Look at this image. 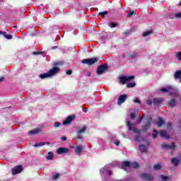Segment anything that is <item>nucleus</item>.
I'll list each match as a JSON object with an SVG mask.
<instances>
[{
  "label": "nucleus",
  "instance_id": "17",
  "mask_svg": "<svg viewBox=\"0 0 181 181\" xmlns=\"http://www.w3.org/2000/svg\"><path fill=\"white\" fill-rule=\"evenodd\" d=\"M172 163H173V165H175V166H177V165H179V163H180L181 162V154L179 156V159L177 158H173L171 160Z\"/></svg>",
  "mask_w": 181,
  "mask_h": 181
},
{
  "label": "nucleus",
  "instance_id": "45",
  "mask_svg": "<svg viewBox=\"0 0 181 181\" xmlns=\"http://www.w3.org/2000/svg\"><path fill=\"white\" fill-rule=\"evenodd\" d=\"M132 119H135V113H132L130 115Z\"/></svg>",
  "mask_w": 181,
  "mask_h": 181
},
{
  "label": "nucleus",
  "instance_id": "37",
  "mask_svg": "<svg viewBox=\"0 0 181 181\" xmlns=\"http://www.w3.org/2000/svg\"><path fill=\"white\" fill-rule=\"evenodd\" d=\"M149 125H150V123H149V122H148L147 124H146V126L144 127H143V129L144 131H146V129H148V128H149Z\"/></svg>",
  "mask_w": 181,
  "mask_h": 181
},
{
  "label": "nucleus",
  "instance_id": "26",
  "mask_svg": "<svg viewBox=\"0 0 181 181\" xmlns=\"http://www.w3.org/2000/svg\"><path fill=\"white\" fill-rule=\"evenodd\" d=\"M135 86H136V83L135 82H131L129 83H127V87H128V88H132V87H135Z\"/></svg>",
  "mask_w": 181,
  "mask_h": 181
},
{
  "label": "nucleus",
  "instance_id": "55",
  "mask_svg": "<svg viewBox=\"0 0 181 181\" xmlns=\"http://www.w3.org/2000/svg\"><path fill=\"white\" fill-rule=\"evenodd\" d=\"M170 19H173V17H170Z\"/></svg>",
  "mask_w": 181,
  "mask_h": 181
},
{
  "label": "nucleus",
  "instance_id": "28",
  "mask_svg": "<svg viewBox=\"0 0 181 181\" xmlns=\"http://www.w3.org/2000/svg\"><path fill=\"white\" fill-rule=\"evenodd\" d=\"M47 159L49 160H52L53 159V152H49L48 156H47Z\"/></svg>",
  "mask_w": 181,
  "mask_h": 181
},
{
  "label": "nucleus",
  "instance_id": "8",
  "mask_svg": "<svg viewBox=\"0 0 181 181\" xmlns=\"http://www.w3.org/2000/svg\"><path fill=\"white\" fill-rule=\"evenodd\" d=\"M127 124V127H129V131H133V132H135V134H141V130L137 129L135 127H132V124L131 123L130 121H128Z\"/></svg>",
  "mask_w": 181,
  "mask_h": 181
},
{
  "label": "nucleus",
  "instance_id": "24",
  "mask_svg": "<svg viewBox=\"0 0 181 181\" xmlns=\"http://www.w3.org/2000/svg\"><path fill=\"white\" fill-rule=\"evenodd\" d=\"M163 124H165V121L161 117H159V121L157 123V127H161L163 125Z\"/></svg>",
  "mask_w": 181,
  "mask_h": 181
},
{
  "label": "nucleus",
  "instance_id": "54",
  "mask_svg": "<svg viewBox=\"0 0 181 181\" xmlns=\"http://www.w3.org/2000/svg\"><path fill=\"white\" fill-rule=\"evenodd\" d=\"M57 47H53L52 49H56Z\"/></svg>",
  "mask_w": 181,
  "mask_h": 181
},
{
  "label": "nucleus",
  "instance_id": "20",
  "mask_svg": "<svg viewBox=\"0 0 181 181\" xmlns=\"http://www.w3.org/2000/svg\"><path fill=\"white\" fill-rule=\"evenodd\" d=\"M86 129H87V127L86 126H83V127L78 130V135L80 136L81 134L86 132Z\"/></svg>",
  "mask_w": 181,
  "mask_h": 181
},
{
  "label": "nucleus",
  "instance_id": "43",
  "mask_svg": "<svg viewBox=\"0 0 181 181\" xmlns=\"http://www.w3.org/2000/svg\"><path fill=\"white\" fill-rule=\"evenodd\" d=\"M66 73L68 76H70L71 74H72L73 71L71 70H68Z\"/></svg>",
  "mask_w": 181,
  "mask_h": 181
},
{
  "label": "nucleus",
  "instance_id": "48",
  "mask_svg": "<svg viewBox=\"0 0 181 181\" xmlns=\"http://www.w3.org/2000/svg\"><path fill=\"white\" fill-rule=\"evenodd\" d=\"M4 80H5V78H4V77L0 78V83H2V81H4Z\"/></svg>",
  "mask_w": 181,
  "mask_h": 181
},
{
  "label": "nucleus",
  "instance_id": "18",
  "mask_svg": "<svg viewBox=\"0 0 181 181\" xmlns=\"http://www.w3.org/2000/svg\"><path fill=\"white\" fill-rule=\"evenodd\" d=\"M162 103V98H156L153 100V104L154 105H159Z\"/></svg>",
  "mask_w": 181,
  "mask_h": 181
},
{
  "label": "nucleus",
  "instance_id": "22",
  "mask_svg": "<svg viewBox=\"0 0 181 181\" xmlns=\"http://www.w3.org/2000/svg\"><path fill=\"white\" fill-rule=\"evenodd\" d=\"M49 145V143L41 142V143H36L33 145L34 148H37V146H43L44 145Z\"/></svg>",
  "mask_w": 181,
  "mask_h": 181
},
{
  "label": "nucleus",
  "instance_id": "3",
  "mask_svg": "<svg viewBox=\"0 0 181 181\" xmlns=\"http://www.w3.org/2000/svg\"><path fill=\"white\" fill-rule=\"evenodd\" d=\"M98 62V58L93 57L91 59H85L81 61V63L83 64H88V66H91V64H94V63Z\"/></svg>",
  "mask_w": 181,
  "mask_h": 181
},
{
  "label": "nucleus",
  "instance_id": "42",
  "mask_svg": "<svg viewBox=\"0 0 181 181\" xmlns=\"http://www.w3.org/2000/svg\"><path fill=\"white\" fill-rule=\"evenodd\" d=\"M54 127H55V128H57V127H60V123H59V122H56L54 124Z\"/></svg>",
  "mask_w": 181,
  "mask_h": 181
},
{
  "label": "nucleus",
  "instance_id": "12",
  "mask_svg": "<svg viewBox=\"0 0 181 181\" xmlns=\"http://www.w3.org/2000/svg\"><path fill=\"white\" fill-rule=\"evenodd\" d=\"M76 118L75 116H69L64 122L63 125H69Z\"/></svg>",
  "mask_w": 181,
  "mask_h": 181
},
{
  "label": "nucleus",
  "instance_id": "1",
  "mask_svg": "<svg viewBox=\"0 0 181 181\" xmlns=\"http://www.w3.org/2000/svg\"><path fill=\"white\" fill-rule=\"evenodd\" d=\"M160 91L162 93H169L170 95H173L174 97H177L179 95L177 94L178 90L173 86H168L167 88H162L160 89Z\"/></svg>",
  "mask_w": 181,
  "mask_h": 181
},
{
  "label": "nucleus",
  "instance_id": "33",
  "mask_svg": "<svg viewBox=\"0 0 181 181\" xmlns=\"http://www.w3.org/2000/svg\"><path fill=\"white\" fill-rule=\"evenodd\" d=\"M158 134H159V132H158V131L154 129L153 133L152 134L153 138H156L158 136Z\"/></svg>",
  "mask_w": 181,
  "mask_h": 181
},
{
  "label": "nucleus",
  "instance_id": "6",
  "mask_svg": "<svg viewBox=\"0 0 181 181\" xmlns=\"http://www.w3.org/2000/svg\"><path fill=\"white\" fill-rule=\"evenodd\" d=\"M60 71V68L55 66L53 69H50L48 72L49 74V77H53V76H55V74H57Z\"/></svg>",
  "mask_w": 181,
  "mask_h": 181
},
{
  "label": "nucleus",
  "instance_id": "15",
  "mask_svg": "<svg viewBox=\"0 0 181 181\" xmlns=\"http://www.w3.org/2000/svg\"><path fill=\"white\" fill-rule=\"evenodd\" d=\"M67 152H69V148H64V147L59 148L57 150V153L59 155H62V153H67Z\"/></svg>",
  "mask_w": 181,
  "mask_h": 181
},
{
  "label": "nucleus",
  "instance_id": "14",
  "mask_svg": "<svg viewBox=\"0 0 181 181\" xmlns=\"http://www.w3.org/2000/svg\"><path fill=\"white\" fill-rule=\"evenodd\" d=\"M175 80H179V82L181 83V70H178L174 74Z\"/></svg>",
  "mask_w": 181,
  "mask_h": 181
},
{
  "label": "nucleus",
  "instance_id": "34",
  "mask_svg": "<svg viewBox=\"0 0 181 181\" xmlns=\"http://www.w3.org/2000/svg\"><path fill=\"white\" fill-rule=\"evenodd\" d=\"M133 15H135V11H130V12L128 13L127 17L131 18Z\"/></svg>",
  "mask_w": 181,
  "mask_h": 181
},
{
  "label": "nucleus",
  "instance_id": "19",
  "mask_svg": "<svg viewBox=\"0 0 181 181\" xmlns=\"http://www.w3.org/2000/svg\"><path fill=\"white\" fill-rule=\"evenodd\" d=\"M40 132V129H35L34 130H31L28 132L29 135H36V134H39Z\"/></svg>",
  "mask_w": 181,
  "mask_h": 181
},
{
  "label": "nucleus",
  "instance_id": "41",
  "mask_svg": "<svg viewBox=\"0 0 181 181\" xmlns=\"http://www.w3.org/2000/svg\"><path fill=\"white\" fill-rule=\"evenodd\" d=\"M146 104L148 105H152V100H146Z\"/></svg>",
  "mask_w": 181,
  "mask_h": 181
},
{
  "label": "nucleus",
  "instance_id": "10",
  "mask_svg": "<svg viewBox=\"0 0 181 181\" xmlns=\"http://www.w3.org/2000/svg\"><path fill=\"white\" fill-rule=\"evenodd\" d=\"M161 147L163 149H175V148H176V146L174 143H172L171 144H162Z\"/></svg>",
  "mask_w": 181,
  "mask_h": 181
},
{
  "label": "nucleus",
  "instance_id": "49",
  "mask_svg": "<svg viewBox=\"0 0 181 181\" xmlns=\"http://www.w3.org/2000/svg\"><path fill=\"white\" fill-rule=\"evenodd\" d=\"M116 146H119V141H116L115 143Z\"/></svg>",
  "mask_w": 181,
  "mask_h": 181
},
{
  "label": "nucleus",
  "instance_id": "11",
  "mask_svg": "<svg viewBox=\"0 0 181 181\" xmlns=\"http://www.w3.org/2000/svg\"><path fill=\"white\" fill-rule=\"evenodd\" d=\"M22 171V165H18L12 169L13 175H18V173H21Z\"/></svg>",
  "mask_w": 181,
  "mask_h": 181
},
{
  "label": "nucleus",
  "instance_id": "52",
  "mask_svg": "<svg viewBox=\"0 0 181 181\" xmlns=\"http://www.w3.org/2000/svg\"><path fill=\"white\" fill-rule=\"evenodd\" d=\"M139 121L141 122V121H142V117H139Z\"/></svg>",
  "mask_w": 181,
  "mask_h": 181
},
{
  "label": "nucleus",
  "instance_id": "47",
  "mask_svg": "<svg viewBox=\"0 0 181 181\" xmlns=\"http://www.w3.org/2000/svg\"><path fill=\"white\" fill-rule=\"evenodd\" d=\"M66 139H67V137H66V136L62 137V141H66Z\"/></svg>",
  "mask_w": 181,
  "mask_h": 181
},
{
  "label": "nucleus",
  "instance_id": "23",
  "mask_svg": "<svg viewBox=\"0 0 181 181\" xmlns=\"http://www.w3.org/2000/svg\"><path fill=\"white\" fill-rule=\"evenodd\" d=\"M3 36L4 37H5L6 39H8V40H11V39H12V35H9L8 33H6V32H4L3 33Z\"/></svg>",
  "mask_w": 181,
  "mask_h": 181
},
{
  "label": "nucleus",
  "instance_id": "25",
  "mask_svg": "<svg viewBox=\"0 0 181 181\" xmlns=\"http://www.w3.org/2000/svg\"><path fill=\"white\" fill-rule=\"evenodd\" d=\"M168 104H169L170 107H175V105H176L177 103L175 99H171V100L169 102Z\"/></svg>",
  "mask_w": 181,
  "mask_h": 181
},
{
  "label": "nucleus",
  "instance_id": "50",
  "mask_svg": "<svg viewBox=\"0 0 181 181\" xmlns=\"http://www.w3.org/2000/svg\"><path fill=\"white\" fill-rule=\"evenodd\" d=\"M90 76H91V73L88 72V74H87V77H90Z\"/></svg>",
  "mask_w": 181,
  "mask_h": 181
},
{
  "label": "nucleus",
  "instance_id": "39",
  "mask_svg": "<svg viewBox=\"0 0 181 181\" xmlns=\"http://www.w3.org/2000/svg\"><path fill=\"white\" fill-rule=\"evenodd\" d=\"M175 18H177V19H180L181 18V12L178 13H175Z\"/></svg>",
  "mask_w": 181,
  "mask_h": 181
},
{
  "label": "nucleus",
  "instance_id": "38",
  "mask_svg": "<svg viewBox=\"0 0 181 181\" xmlns=\"http://www.w3.org/2000/svg\"><path fill=\"white\" fill-rule=\"evenodd\" d=\"M133 103L141 104V100H139L138 98H135L133 100Z\"/></svg>",
  "mask_w": 181,
  "mask_h": 181
},
{
  "label": "nucleus",
  "instance_id": "53",
  "mask_svg": "<svg viewBox=\"0 0 181 181\" xmlns=\"http://www.w3.org/2000/svg\"><path fill=\"white\" fill-rule=\"evenodd\" d=\"M83 112H87V109H83Z\"/></svg>",
  "mask_w": 181,
  "mask_h": 181
},
{
  "label": "nucleus",
  "instance_id": "40",
  "mask_svg": "<svg viewBox=\"0 0 181 181\" xmlns=\"http://www.w3.org/2000/svg\"><path fill=\"white\" fill-rule=\"evenodd\" d=\"M59 176H60V175H59V174H54V175H53V179H54V180H56V179H59Z\"/></svg>",
  "mask_w": 181,
  "mask_h": 181
},
{
  "label": "nucleus",
  "instance_id": "56",
  "mask_svg": "<svg viewBox=\"0 0 181 181\" xmlns=\"http://www.w3.org/2000/svg\"><path fill=\"white\" fill-rule=\"evenodd\" d=\"M123 136L125 138V135L123 134Z\"/></svg>",
  "mask_w": 181,
  "mask_h": 181
},
{
  "label": "nucleus",
  "instance_id": "46",
  "mask_svg": "<svg viewBox=\"0 0 181 181\" xmlns=\"http://www.w3.org/2000/svg\"><path fill=\"white\" fill-rule=\"evenodd\" d=\"M136 141H137V142H141V137L136 136Z\"/></svg>",
  "mask_w": 181,
  "mask_h": 181
},
{
  "label": "nucleus",
  "instance_id": "4",
  "mask_svg": "<svg viewBox=\"0 0 181 181\" xmlns=\"http://www.w3.org/2000/svg\"><path fill=\"white\" fill-rule=\"evenodd\" d=\"M132 78H135V76H120L119 81L122 84H125V83L129 81V80H132Z\"/></svg>",
  "mask_w": 181,
  "mask_h": 181
},
{
  "label": "nucleus",
  "instance_id": "35",
  "mask_svg": "<svg viewBox=\"0 0 181 181\" xmlns=\"http://www.w3.org/2000/svg\"><path fill=\"white\" fill-rule=\"evenodd\" d=\"M161 179H162V181H168L169 180V177H168L165 175H161Z\"/></svg>",
  "mask_w": 181,
  "mask_h": 181
},
{
  "label": "nucleus",
  "instance_id": "36",
  "mask_svg": "<svg viewBox=\"0 0 181 181\" xmlns=\"http://www.w3.org/2000/svg\"><path fill=\"white\" fill-rule=\"evenodd\" d=\"M151 33H152V32L147 31V32L143 33V36H144V37H145L146 36H149V35H151Z\"/></svg>",
  "mask_w": 181,
  "mask_h": 181
},
{
  "label": "nucleus",
  "instance_id": "27",
  "mask_svg": "<svg viewBox=\"0 0 181 181\" xmlns=\"http://www.w3.org/2000/svg\"><path fill=\"white\" fill-rule=\"evenodd\" d=\"M146 149H148L146 146L144 145L139 146V150L141 151V152H146Z\"/></svg>",
  "mask_w": 181,
  "mask_h": 181
},
{
  "label": "nucleus",
  "instance_id": "30",
  "mask_svg": "<svg viewBox=\"0 0 181 181\" xmlns=\"http://www.w3.org/2000/svg\"><path fill=\"white\" fill-rule=\"evenodd\" d=\"M99 15L103 16V18H105V16L108 15V11L100 12L99 13Z\"/></svg>",
  "mask_w": 181,
  "mask_h": 181
},
{
  "label": "nucleus",
  "instance_id": "29",
  "mask_svg": "<svg viewBox=\"0 0 181 181\" xmlns=\"http://www.w3.org/2000/svg\"><path fill=\"white\" fill-rule=\"evenodd\" d=\"M177 60L181 61V52H177L175 54Z\"/></svg>",
  "mask_w": 181,
  "mask_h": 181
},
{
  "label": "nucleus",
  "instance_id": "9",
  "mask_svg": "<svg viewBox=\"0 0 181 181\" xmlns=\"http://www.w3.org/2000/svg\"><path fill=\"white\" fill-rule=\"evenodd\" d=\"M105 71H107V66H99L97 69V74H103V73H105Z\"/></svg>",
  "mask_w": 181,
  "mask_h": 181
},
{
  "label": "nucleus",
  "instance_id": "16",
  "mask_svg": "<svg viewBox=\"0 0 181 181\" xmlns=\"http://www.w3.org/2000/svg\"><path fill=\"white\" fill-rule=\"evenodd\" d=\"M83 146L79 145V146H76L75 147V152L76 153V155H80V153H81V152H83Z\"/></svg>",
  "mask_w": 181,
  "mask_h": 181
},
{
  "label": "nucleus",
  "instance_id": "13",
  "mask_svg": "<svg viewBox=\"0 0 181 181\" xmlns=\"http://www.w3.org/2000/svg\"><path fill=\"white\" fill-rule=\"evenodd\" d=\"M158 134L161 136V138H163L164 139H169V134H168V132L165 130H160Z\"/></svg>",
  "mask_w": 181,
  "mask_h": 181
},
{
  "label": "nucleus",
  "instance_id": "44",
  "mask_svg": "<svg viewBox=\"0 0 181 181\" xmlns=\"http://www.w3.org/2000/svg\"><path fill=\"white\" fill-rule=\"evenodd\" d=\"M167 128H168V129H172V124L168 123V124H167Z\"/></svg>",
  "mask_w": 181,
  "mask_h": 181
},
{
  "label": "nucleus",
  "instance_id": "7",
  "mask_svg": "<svg viewBox=\"0 0 181 181\" xmlns=\"http://www.w3.org/2000/svg\"><path fill=\"white\" fill-rule=\"evenodd\" d=\"M127 98H128V95H127V94L120 95L117 100L118 105H121V104H124V103H125V101L127 100Z\"/></svg>",
  "mask_w": 181,
  "mask_h": 181
},
{
  "label": "nucleus",
  "instance_id": "51",
  "mask_svg": "<svg viewBox=\"0 0 181 181\" xmlns=\"http://www.w3.org/2000/svg\"><path fill=\"white\" fill-rule=\"evenodd\" d=\"M4 33H5V32L0 31V35H4Z\"/></svg>",
  "mask_w": 181,
  "mask_h": 181
},
{
  "label": "nucleus",
  "instance_id": "5",
  "mask_svg": "<svg viewBox=\"0 0 181 181\" xmlns=\"http://www.w3.org/2000/svg\"><path fill=\"white\" fill-rule=\"evenodd\" d=\"M139 177L142 180H153V176L146 174V173H141L140 174Z\"/></svg>",
  "mask_w": 181,
  "mask_h": 181
},
{
  "label": "nucleus",
  "instance_id": "31",
  "mask_svg": "<svg viewBox=\"0 0 181 181\" xmlns=\"http://www.w3.org/2000/svg\"><path fill=\"white\" fill-rule=\"evenodd\" d=\"M108 26H110V28H117V23H107Z\"/></svg>",
  "mask_w": 181,
  "mask_h": 181
},
{
  "label": "nucleus",
  "instance_id": "21",
  "mask_svg": "<svg viewBox=\"0 0 181 181\" xmlns=\"http://www.w3.org/2000/svg\"><path fill=\"white\" fill-rule=\"evenodd\" d=\"M49 77H50V75H49V72L48 73H45V74H41L40 75V78H42V79L49 78Z\"/></svg>",
  "mask_w": 181,
  "mask_h": 181
},
{
  "label": "nucleus",
  "instance_id": "32",
  "mask_svg": "<svg viewBox=\"0 0 181 181\" xmlns=\"http://www.w3.org/2000/svg\"><path fill=\"white\" fill-rule=\"evenodd\" d=\"M161 168L160 164H156L153 166V169H155V170H159Z\"/></svg>",
  "mask_w": 181,
  "mask_h": 181
},
{
  "label": "nucleus",
  "instance_id": "2",
  "mask_svg": "<svg viewBox=\"0 0 181 181\" xmlns=\"http://www.w3.org/2000/svg\"><path fill=\"white\" fill-rule=\"evenodd\" d=\"M122 168L124 170H128V169H131V168H133V169H136L137 168H139V165H138V163H132L131 164L128 161H124L122 163Z\"/></svg>",
  "mask_w": 181,
  "mask_h": 181
}]
</instances>
